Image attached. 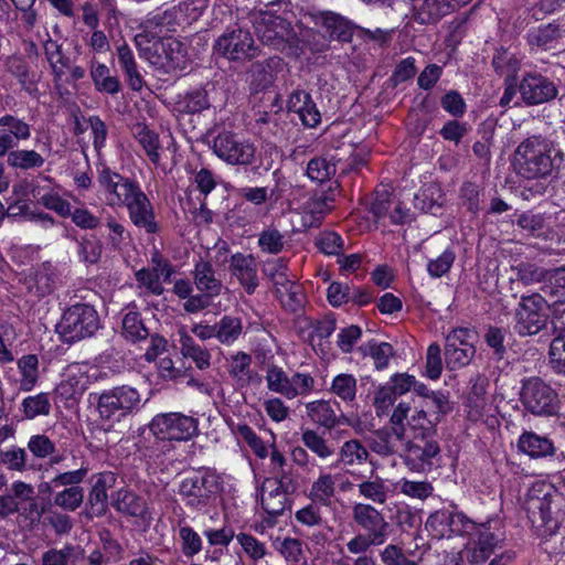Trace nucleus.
<instances>
[{
    "mask_svg": "<svg viewBox=\"0 0 565 565\" xmlns=\"http://www.w3.org/2000/svg\"><path fill=\"white\" fill-rule=\"evenodd\" d=\"M514 167L525 179H544L565 168V152L555 140L532 136L518 146Z\"/></svg>",
    "mask_w": 565,
    "mask_h": 565,
    "instance_id": "1",
    "label": "nucleus"
},
{
    "mask_svg": "<svg viewBox=\"0 0 565 565\" xmlns=\"http://www.w3.org/2000/svg\"><path fill=\"white\" fill-rule=\"evenodd\" d=\"M135 43L140 55L162 74H177L190 65L186 45L173 36L150 39L149 34H136Z\"/></svg>",
    "mask_w": 565,
    "mask_h": 565,
    "instance_id": "2",
    "label": "nucleus"
},
{
    "mask_svg": "<svg viewBox=\"0 0 565 565\" xmlns=\"http://www.w3.org/2000/svg\"><path fill=\"white\" fill-rule=\"evenodd\" d=\"M98 418L108 429L142 407V397L135 386L122 384L94 394Z\"/></svg>",
    "mask_w": 565,
    "mask_h": 565,
    "instance_id": "3",
    "label": "nucleus"
},
{
    "mask_svg": "<svg viewBox=\"0 0 565 565\" xmlns=\"http://www.w3.org/2000/svg\"><path fill=\"white\" fill-rule=\"evenodd\" d=\"M222 490L220 476L209 469L200 468L185 473L178 484V494L191 511H202L211 505Z\"/></svg>",
    "mask_w": 565,
    "mask_h": 565,
    "instance_id": "4",
    "label": "nucleus"
},
{
    "mask_svg": "<svg viewBox=\"0 0 565 565\" xmlns=\"http://www.w3.org/2000/svg\"><path fill=\"white\" fill-rule=\"evenodd\" d=\"M460 536L468 537L460 557L471 565L484 563L497 548H502L505 541V533L498 521H472L471 529L465 530Z\"/></svg>",
    "mask_w": 565,
    "mask_h": 565,
    "instance_id": "5",
    "label": "nucleus"
},
{
    "mask_svg": "<svg viewBox=\"0 0 565 565\" xmlns=\"http://www.w3.org/2000/svg\"><path fill=\"white\" fill-rule=\"evenodd\" d=\"M253 24L264 45L289 55L299 54L300 39L288 20L270 12H259L254 15Z\"/></svg>",
    "mask_w": 565,
    "mask_h": 565,
    "instance_id": "6",
    "label": "nucleus"
},
{
    "mask_svg": "<svg viewBox=\"0 0 565 565\" xmlns=\"http://www.w3.org/2000/svg\"><path fill=\"white\" fill-rule=\"evenodd\" d=\"M191 274L199 294L191 297L189 301H184L183 309L188 313H198L212 306L214 299L222 294L224 286L209 258L200 256Z\"/></svg>",
    "mask_w": 565,
    "mask_h": 565,
    "instance_id": "7",
    "label": "nucleus"
},
{
    "mask_svg": "<svg viewBox=\"0 0 565 565\" xmlns=\"http://www.w3.org/2000/svg\"><path fill=\"white\" fill-rule=\"evenodd\" d=\"M214 53L230 62L244 63L260 54L252 33L239 25L227 28L214 42Z\"/></svg>",
    "mask_w": 565,
    "mask_h": 565,
    "instance_id": "8",
    "label": "nucleus"
},
{
    "mask_svg": "<svg viewBox=\"0 0 565 565\" xmlns=\"http://www.w3.org/2000/svg\"><path fill=\"white\" fill-rule=\"evenodd\" d=\"M98 328L97 311L87 303H76L67 308L58 323L61 337L70 343L92 337Z\"/></svg>",
    "mask_w": 565,
    "mask_h": 565,
    "instance_id": "9",
    "label": "nucleus"
},
{
    "mask_svg": "<svg viewBox=\"0 0 565 565\" xmlns=\"http://www.w3.org/2000/svg\"><path fill=\"white\" fill-rule=\"evenodd\" d=\"M265 381L268 391L287 399L307 396L316 385V380L311 374L295 372L288 375L282 367L273 363L265 367Z\"/></svg>",
    "mask_w": 565,
    "mask_h": 565,
    "instance_id": "10",
    "label": "nucleus"
},
{
    "mask_svg": "<svg viewBox=\"0 0 565 565\" xmlns=\"http://www.w3.org/2000/svg\"><path fill=\"white\" fill-rule=\"evenodd\" d=\"M98 191L109 207H122L141 190L138 182L113 171L107 166L97 168Z\"/></svg>",
    "mask_w": 565,
    "mask_h": 565,
    "instance_id": "11",
    "label": "nucleus"
},
{
    "mask_svg": "<svg viewBox=\"0 0 565 565\" xmlns=\"http://www.w3.org/2000/svg\"><path fill=\"white\" fill-rule=\"evenodd\" d=\"M213 153L231 166H249L255 161V145L237 134L220 132L213 140Z\"/></svg>",
    "mask_w": 565,
    "mask_h": 565,
    "instance_id": "12",
    "label": "nucleus"
},
{
    "mask_svg": "<svg viewBox=\"0 0 565 565\" xmlns=\"http://www.w3.org/2000/svg\"><path fill=\"white\" fill-rule=\"evenodd\" d=\"M149 429L160 440H189L198 433V420L181 413L158 414Z\"/></svg>",
    "mask_w": 565,
    "mask_h": 565,
    "instance_id": "13",
    "label": "nucleus"
},
{
    "mask_svg": "<svg viewBox=\"0 0 565 565\" xmlns=\"http://www.w3.org/2000/svg\"><path fill=\"white\" fill-rule=\"evenodd\" d=\"M521 402L526 411L536 416L554 415L558 408L557 394L540 377L523 382Z\"/></svg>",
    "mask_w": 565,
    "mask_h": 565,
    "instance_id": "14",
    "label": "nucleus"
},
{
    "mask_svg": "<svg viewBox=\"0 0 565 565\" xmlns=\"http://www.w3.org/2000/svg\"><path fill=\"white\" fill-rule=\"evenodd\" d=\"M546 306L540 294L522 296L514 313V330L523 337L537 334L546 324Z\"/></svg>",
    "mask_w": 565,
    "mask_h": 565,
    "instance_id": "15",
    "label": "nucleus"
},
{
    "mask_svg": "<svg viewBox=\"0 0 565 565\" xmlns=\"http://www.w3.org/2000/svg\"><path fill=\"white\" fill-rule=\"evenodd\" d=\"M477 333L469 328L451 330L445 339V360L450 370H458L468 365L475 354Z\"/></svg>",
    "mask_w": 565,
    "mask_h": 565,
    "instance_id": "16",
    "label": "nucleus"
},
{
    "mask_svg": "<svg viewBox=\"0 0 565 565\" xmlns=\"http://www.w3.org/2000/svg\"><path fill=\"white\" fill-rule=\"evenodd\" d=\"M439 452L437 441L420 433L406 440L402 458L412 471L425 472L433 468L434 459L439 456Z\"/></svg>",
    "mask_w": 565,
    "mask_h": 565,
    "instance_id": "17",
    "label": "nucleus"
},
{
    "mask_svg": "<svg viewBox=\"0 0 565 565\" xmlns=\"http://www.w3.org/2000/svg\"><path fill=\"white\" fill-rule=\"evenodd\" d=\"M552 497L548 492L542 497L529 494L526 502L527 518L537 536L547 537L558 530V521L552 515Z\"/></svg>",
    "mask_w": 565,
    "mask_h": 565,
    "instance_id": "18",
    "label": "nucleus"
},
{
    "mask_svg": "<svg viewBox=\"0 0 565 565\" xmlns=\"http://www.w3.org/2000/svg\"><path fill=\"white\" fill-rule=\"evenodd\" d=\"M352 519L363 530V534L371 536L384 544L388 539L390 523L375 507L367 503H354L352 507Z\"/></svg>",
    "mask_w": 565,
    "mask_h": 565,
    "instance_id": "19",
    "label": "nucleus"
},
{
    "mask_svg": "<svg viewBox=\"0 0 565 565\" xmlns=\"http://www.w3.org/2000/svg\"><path fill=\"white\" fill-rule=\"evenodd\" d=\"M434 537L443 539L451 535H461L467 529H471L472 520L461 512L438 510L431 513L425 524Z\"/></svg>",
    "mask_w": 565,
    "mask_h": 565,
    "instance_id": "20",
    "label": "nucleus"
},
{
    "mask_svg": "<svg viewBox=\"0 0 565 565\" xmlns=\"http://www.w3.org/2000/svg\"><path fill=\"white\" fill-rule=\"evenodd\" d=\"M520 93L527 105H539L553 99L557 89L548 78L540 74H527L520 84Z\"/></svg>",
    "mask_w": 565,
    "mask_h": 565,
    "instance_id": "21",
    "label": "nucleus"
},
{
    "mask_svg": "<svg viewBox=\"0 0 565 565\" xmlns=\"http://www.w3.org/2000/svg\"><path fill=\"white\" fill-rule=\"evenodd\" d=\"M125 207L135 226L145 230L149 234H153L158 231L159 227L156 222L152 203L142 190H139L131 200L125 204Z\"/></svg>",
    "mask_w": 565,
    "mask_h": 565,
    "instance_id": "22",
    "label": "nucleus"
},
{
    "mask_svg": "<svg viewBox=\"0 0 565 565\" xmlns=\"http://www.w3.org/2000/svg\"><path fill=\"white\" fill-rule=\"evenodd\" d=\"M184 26L181 14L175 6L163 11H157L148 15L142 24V32L139 34H149V38L168 32H175L178 28Z\"/></svg>",
    "mask_w": 565,
    "mask_h": 565,
    "instance_id": "23",
    "label": "nucleus"
},
{
    "mask_svg": "<svg viewBox=\"0 0 565 565\" xmlns=\"http://www.w3.org/2000/svg\"><path fill=\"white\" fill-rule=\"evenodd\" d=\"M230 270L248 295L258 287L257 264L252 255L241 253L231 256Z\"/></svg>",
    "mask_w": 565,
    "mask_h": 565,
    "instance_id": "24",
    "label": "nucleus"
},
{
    "mask_svg": "<svg viewBox=\"0 0 565 565\" xmlns=\"http://www.w3.org/2000/svg\"><path fill=\"white\" fill-rule=\"evenodd\" d=\"M288 110L296 113L301 122L310 128H315L320 124L321 115L306 90H295L288 99Z\"/></svg>",
    "mask_w": 565,
    "mask_h": 565,
    "instance_id": "25",
    "label": "nucleus"
},
{
    "mask_svg": "<svg viewBox=\"0 0 565 565\" xmlns=\"http://www.w3.org/2000/svg\"><path fill=\"white\" fill-rule=\"evenodd\" d=\"M286 482L267 480L262 487L260 503L269 516H277L287 508V492L282 489Z\"/></svg>",
    "mask_w": 565,
    "mask_h": 565,
    "instance_id": "26",
    "label": "nucleus"
},
{
    "mask_svg": "<svg viewBox=\"0 0 565 565\" xmlns=\"http://www.w3.org/2000/svg\"><path fill=\"white\" fill-rule=\"evenodd\" d=\"M282 65V60L277 56L253 63L248 71L253 89L258 92L273 85L275 75Z\"/></svg>",
    "mask_w": 565,
    "mask_h": 565,
    "instance_id": "27",
    "label": "nucleus"
},
{
    "mask_svg": "<svg viewBox=\"0 0 565 565\" xmlns=\"http://www.w3.org/2000/svg\"><path fill=\"white\" fill-rule=\"evenodd\" d=\"M369 459V449L359 439L344 441L337 454V463L347 468L353 477H358L353 469L365 465Z\"/></svg>",
    "mask_w": 565,
    "mask_h": 565,
    "instance_id": "28",
    "label": "nucleus"
},
{
    "mask_svg": "<svg viewBox=\"0 0 565 565\" xmlns=\"http://www.w3.org/2000/svg\"><path fill=\"white\" fill-rule=\"evenodd\" d=\"M32 198L44 207L54 211L62 217L71 215V203L64 200L51 185H42L33 182L31 185Z\"/></svg>",
    "mask_w": 565,
    "mask_h": 565,
    "instance_id": "29",
    "label": "nucleus"
},
{
    "mask_svg": "<svg viewBox=\"0 0 565 565\" xmlns=\"http://www.w3.org/2000/svg\"><path fill=\"white\" fill-rule=\"evenodd\" d=\"M521 452L531 458H544L555 454V446L551 439L533 431H524L518 440Z\"/></svg>",
    "mask_w": 565,
    "mask_h": 565,
    "instance_id": "30",
    "label": "nucleus"
},
{
    "mask_svg": "<svg viewBox=\"0 0 565 565\" xmlns=\"http://www.w3.org/2000/svg\"><path fill=\"white\" fill-rule=\"evenodd\" d=\"M116 51L119 66L126 75L129 87L135 92H140L145 85V81L138 71L132 50L127 43H121L117 45Z\"/></svg>",
    "mask_w": 565,
    "mask_h": 565,
    "instance_id": "31",
    "label": "nucleus"
},
{
    "mask_svg": "<svg viewBox=\"0 0 565 565\" xmlns=\"http://www.w3.org/2000/svg\"><path fill=\"white\" fill-rule=\"evenodd\" d=\"M179 338L180 352L183 358L192 360L201 371L211 366L212 355L207 349L198 344L184 329L179 331Z\"/></svg>",
    "mask_w": 565,
    "mask_h": 565,
    "instance_id": "32",
    "label": "nucleus"
},
{
    "mask_svg": "<svg viewBox=\"0 0 565 565\" xmlns=\"http://www.w3.org/2000/svg\"><path fill=\"white\" fill-rule=\"evenodd\" d=\"M338 478H340L339 473L321 472L318 478L313 480L309 489V498L311 501L318 502L320 505L329 507L337 492Z\"/></svg>",
    "mask_w": 565,
    "mask_h": 565,
    "instance_id": "33",
    "label": "nucleus"
},
{
    "mask_svg": "<svg viewBox=\"0 0 565 565\" xmlns=\"http://www.w3.org/2000/svg\"><path fill=\"white\" fill-rule=\"evenodd\" d=\"M116 475L110 471L96 473L92 477V489L88 500L93 508H97L98 512H103L107 507V491L116 483Z\"/></svg>",
    "mask_w": 565,
    "mask_h": 565,
    "instance_id": "34",
    "label": "nucleus"
},
{
    "mask_svg": "<svg viewBox=\"0 0 565 565\" xmlns=\"http://www.w3.org/2000/svg\"><path fill=\"white\" fill-rule=\"evenodd\" d=\"M89 75L98 92L115 95L120 90L117 77L110 75L109 67L93 57L89 62Z\"/></svg>",
    "mask_w": 565,
    "mask_h": 565,
    "instance_id": "35",
    "label": "nucleus"
},
{
    "mask_svg": "<svg viewBox=\"0 0 565 565\" xmlns=\"http://www.w3.org/2000/svg\"><path fill=\"white\" fill-rule=\"evenodd\" d=\"M45 58L51 67L54 82L62 81L70 67V58L64 54L62 44L49 38L44 44Z\"/></svg>",
    "mask_w": 565,
    "mask_h": 565,
    "instance_id": "36",
    "label": "nucleus"
},
{
    "mask_svg": "<svg viewBox=\"0 0 565 565\" xmlns=\"http://www.w3.org/2000/svg\"><path fill=\"white\" fill-rule=\"evenodd\" d=\"M113 505L117 511L130 516L143 518L147 513L146 501L127 489H120L116 492Z\"/></svg>",
    "mask_w": 565,
    "mask_h": 565,
    "instance_id": "37",
    "label": "nucleus"
},
{
    "mask_svg": "<svg viewBox=\"0 0 565 565\" xmlns=\"http://www.w3.org/2000/svg\"><path fill=\"white\" fill-rule=\"evenodd\" d=\"M308 417L316 424L331 429L339 423L337 412L330 401L318 399L306 404Z\"/></svg>",
    "mask_w": 565,
    "mask_h": 565,
    "instance_id": "38",
    "label": "nucleus"
},
{
    "mask_svg": "<svg viewBox=\"0 0 565 565\" xmlns=\"http://www.w3.org/2000/svg\"><path fill=\"white\" fill-rule=\"evenodd\" d=\"M489 382L484 376L478 375L471 381V388L468 394L469 417L479 420L487 408L486 393Z\"/></svg>",
    "mask_w": 565,
    "mask_h": 565,
    "instance_id": "39",
    "label": "nucleus"
},
{
    "mask_svg": "<svg viewBox=\"0 0 565 565\" xmlns=\"http://www.w3.org/2000/svg\"><path fill=\"white\" fill-rule=\"evenodd\" d=\"M321 24L329 33L330 39L348 42L353 35V25L345 18L333 12L321 14Z\"/></svg>",
    "mask_w": 565,
    "mask_h": 565,
    "instance_id": "40",
    "label": "nucleus"
},
{
    "mask_svg": "<svg viewBox=\"0 0 565 565\" xmlns=\"http://www.w3.org/2000/svg\"><path fill=\"white\" fill-rule=\"evenodd\" d=\"M243 328L241 318L225 315L216 322V340L231 347L242 337Z\"/></svg>",
    "mask_w": 565,
    "mask_h": 565,
    "instance_id": "41",
    "label": "nucleus"
},
{
    "mask_svg": "<svg viewBox=\"0 0 565 565\" xmlns=\"http://www.w3.org/2000/svg\"><path fill=\"white\" fill-rule=\"evenodd\" d=\"M20 373L19 387L23 392L32 391L39 379V359L35 354L23 355L18 360Z\"/></svg>",
    "mask_w": 565,
    "mask_h": 565,
    "instance_id": "42",
    "label": "nucleus"
},
{
    "mask_svg": "<svg viewBox=\"0 0 565 565\" xmlns=\"http://www.w3.org/2000/svg\"><path fill=\"white\" fill-rule=\"evenodd\" d=\"M363 356H371L376 370H384L388 366L390 359L394 355L393 347L387 342L371 340L359 348Z\"/></svg>",
    "mask_w": 565,
    "mask_h": 565,
    "instance_id": "43",
    "label": "nucleus"
},
{
    "mask_svg": "<svg viewBox=\"0 0 565 565\" xmlns=\"http://www.w3.org/2000/svg\"><path fill=\"white\" fill-rule=\"evenodd\" d=\"M358 381L353 374L340 373L335 375L330 385V393L343 403L351 404L356 398Z\"/></svg>",
    "mask_w": 565,
    "mask_h": 565,
    "instance_id": "44",
    "label": "nucleus"
},
{
    "mask_svg": "<svg viewBox=\"0 0 565 565\" xmlns=\"http://www.w3.org/2000/svg\"><path fill=\"white\" fill-rule=\"evenodd\" d=\"M358 491L361 497L376 504H384L388 499L390 488L385 480L380 477L363 480L358 484Z\"/></svg>",
    "mask_w": 565,
    "mask_h": 565,
    "instance_id": "45",
    "label": "nucleus"
},
{
    "mask_svg": "<svg viewBox=\"0 0 565 565\" xmlns=\"http://www.w3.org/2000/svg\"><path fill=\"white\" fill-rule=\"evenodd\" d=\"M135 138L139 145L143 148L150 161L158 164L160 161L159 149V137L156 132L150 130L143 124H136L132 128Z\"/></svg>",
    "mask_w": 565,
    "mask_h": 565,
    "instance_id": "46",
    "label": "nucleus"
},
{
    "mask_svg": "<svg viewBox=\"0 0 565 565\" xmlns=\"http://www.w3.org/2000/svg\"><path fill=\"white\" fill-rule=\"evenodd\" d=\"M301 443L321 460H327L334 455L333 447L329 445L328 440L316 430H303L301 434Z\"/></svg>",
    "mask_w": 565,
    "mask_h": 565,
    "instance_id": "47",
    "label": "nucleus"
},
{
    "mask_svg": "<svg viewBox=\"0 0 565 565\" xmlns=\"http://www.w3.org/2000/svg\"><path fill=\"white\" fill-rule=\"evenodd\" d=\"M450 12L446 0H424L417 11V19L425 24L436 23Z\"/></svg>",
    "mask_w": 565,
    "mask_h": 565,
    "instance_id": "48",
    "label": "nucleus"
},
{
    "mask_svg": "<svg viewBox=\"0 0 565 565\" xmlns=\"http://www.w3.org/2000/svg\"><path fill=\"white\" fill-rule=\"evenodd\" d=\"M122 335L131 342L148 339L149 332L141 320L140 313L130 311L125 315L122 319Z\"/></svg>",
    "mask_w": 565,
    "mask_h": 565,
    "instance_id": "49",
    "label": "nucleus"
},
{
    "mask_svg": "<svg viewBox=\"0 0 565 565\" xmlns=\"http://www.w3.org/2000/svg\"><path fill=\"white\" fill-rule=\"evenodd\" d=\"M44 162V158L35 150L21 149L11 151L8 154L9 166L17 169L29 170L41 168Z\"/></svg>",
    "mask_w": 565,
    "mask_h": 565,
    "instance_id": "50",
    "label": "nucleus"
},
{
    "mask_svg": "<svg viewBox=\"0 0 565 565\" xmlns=\"http://www.w3.org/2000/svg\"><path fill=\"white\" fill-rule=\"evenodd\" d=\"M335 163L326 157L312 158L307 164V175L310 180L322 183L335 174Z\"/></svg>",
    "mask_w": 565,
    "mask_h": 565,
    "instance_id": "51",
    "label": "nucleus"
},
{
    "mask_svg": "<svg viewBox=\"0 0 565 565\" xmlns=\"http://www.w3.org/2000/svg\"><path fill=\"white\" fill-rule=\"evenodd\" d=\"M286 244L285 235L275 227H266L258 235V247L266 254L280 253Z\"/></svg>",
    "mask_w": 565,
    "mask_h": 565,
    "instance_id": "52",
    "label": "nucleus"
},
{
    "mask_svg": "<svg viewBox=\"0 0 565 565\" xmlns=\"http://www.w3.org/2000/svg\"><path fill=\"white\" fill-rule=\"evenodd\" d=\"M395 435L392 430H379L369 440V448L383 457H387L397 451Z\"/></svg>",
    "mask_w": 565,
    "mask_h": 565,
    "instance_id": "53",
    "label": "nucleus"
},
{
    "mask_svg": "<svg viewBox=\"0 0 565 565\" xmlns=\"http://www.w3.org/2000/svg\"><path fill=\"white\" fill-rule=\"evenodd\" d=\"M51 403L46 393H39L28 396L22 401V411L28 419H33L41 415H49Z\"/></svg>",
    "mask_w": 565,
    "mask_h": 565,
    "instance_id": "54",
    "label": "nucleus"
},
{
    "mask_svg": "<svg viewBox=\"0 0 565 565\" xmlns=\"http://www.w3.org/2000/svg\"><path fill=\"white\" fill-rule=\"evenodd\" d=\"M264 274L273 282L275 292L278 291V287H288L294 281L289 278L287 265L282 259L267 262L264 266Z\"/></svg>",
    "mask_w": 565,
    "mask_h": 565,
    "instance_id": "55",
    "label": "nucleus"
},
{
    "mask_svg": "<svg viewBox=\"0 0 565 565\" xmlns=\"http://www.w3.org/2000/svg\"><path fill=\"white\" fill-rule=\"evenodd\" d=\"M276 296L278 297L282 307L290 312H297L302 307L303 296L301 288L295 281L290 282V286L288 287H278Z\"/></svg>",
    "mask_w": 565,
    "mask_h": 565,
    "instance_id": "56",
    "label": "nucleus"
},
{
    "mask_svg": "<svg viewBox=\"0 0 565 565\" xmlns=\"http://www.w3.org/2000/svg\"><path fill=\"white\" fill-rule=\"evenodd\" d=\"M184 25L196 22L209 7V0H183L175 4Z\"/></svg>",
    "mask_w": 565,
    "mask_h": 565,
    "instance_id": "57",
    "label": "nucleus"
},
{
    "mask_svg": "<svg viewBox=\"0 0 565 565\" xmlns=\"http://www.w3.org/2000/svg\"><path fill=\"white\" fill-rule=\"evenodd\" d=\"M84 500V489L82 487H70L57 492L54 495V504L65 511L77 510Z\"/></svg>",
    "mask_w": 565,
    "mask_h": 565,
    "instance_id": "58",
    "label": "nucleus"
},
{
    "mask_svg": "<svg viewBox=\"0 0 565 565\" xmlns=\"http://www.w3.org/2000/svg\"><path fill=\"white\" fill-rule=\"evenodd\" d=\"M179 537L181 541V551L185 556H194L202 551L203 541L200 534L190 525H180Z\"/></svg>",
    "mask_w": 565,
    "mask_h": 565,
    "instance_id": "59",
    "label": "nucleus"
},
{
    "mask_svg": "<svg viewBox=\"0 0 565 565\" xmlns=\"http://www.w3.org/2000/svg\"><path fill=\"white\" fill-rule=\"evenodd\" d=\"M516 277L524 285L541 282L545 285L550 269L532 263H522L516 266Z\"/></svg>",
    "mask_w": 565,
    "mask_h": 565,
    "instance_id": "60",
    "label": "nucleus"
},
{
    "mask_svg": "<svg viewBox=\"0 0 565 565\" xmlns=\"http://www.w3.org/2000/svg\"><path fill=\"white\" fill-rule=\"evenodd\" d=\"M235 537L244 553L254 563L258 562L266 555L267 550L265 543L258 541L252 534L241 532Z\"/></svg>",
    "mask_w": 565,
    "mask_h": 565,
    "instance_id": "61",
    "label": "nucleus"
},
{
    "mask_svg": "<svg viewBox=\"0 0 565 565\" xmlns=\"http://www.w3.org/2000/svg\"><path fill=\"white\" fill-rule=\"evenodd\" d=\"M66 383L71 386L73 394H83L89 385L87 366L73 364L67 367Z\"/></svg>",
    "mask_w": 565,
    "mask_h": 565,
    "instance_id": "62",
    "label": "nucleus"
},
{
    "mask_svg": "<svg viewBox=\"0 0 565 565\" xmlns=\"http://www.w3.org/2000/svg\"><path fill=\"white\" fill-rule=\"evenodd\" d=\"M542 291L556 298H565V266L552 268Z\"/></svg>",
    "mask_w": 565,
    "mask_h": 565,
    "instance_id": "63",
    "label": "nucleus"
},
{
    "mask_svg": "<svg viewBox=\"0 0 565 565\" xmlns=\"http://www.w3.org/2000/svg\"><path fill=\"white\" fill-rule=\"evenodd\" d=\"M550 360L552 367L565 374V332L554 338L550 345Z\"/></svg>",
    "mask_w": 565,
    "mask_h": 565,
    "instance_id": "64",
    "label": "nucleus"
}]
</instances>
